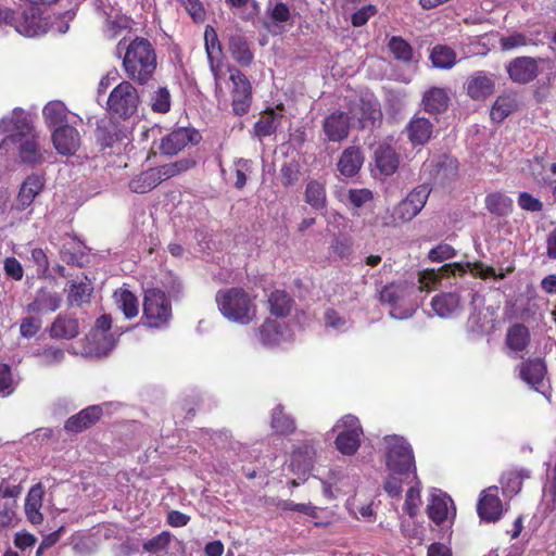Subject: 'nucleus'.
<instances>
[{
  "label": "nucleus",
  "instance_id": "f257e3e1",
  "mask_svg": "<svg viewBox=\"0 0 556 556\" xmlns=\"http://www.w3.org/2000/svg\"><path fill=\"white\" fill-rule=\"evenodd\" d=\"M378 453L386 467L384 491L391 497H399L404 482L416 479L415 456L410 444L397 434L383 437Z\"/></svg>",
  "mask_w": 556,
  "mask_h": 556
},
{
  "label": "nucleus",
  "instance_id": "f03ea898",
  "mask_svg": "<svg viewBox=\"0 0 556 556\" xmlns=\"http://www.w3.org/2000/svg\"><path fill=\"white\" fill-rule=\"evenodd\" d=\"M0 134L8 136L0 142V159L17 154L21 162L36 164L42 160L37 136L28 114L14 109L0 119Z\"/></svg>",
  "mask_w": 556,
  "mask_h": 556
},
{
  "label": "nucleus",
  "instance_id": "7ed1b4c3",
  "mask_svg": "<svg viewBox=\"0 0 556 556\" xmlns=\"http://www.w3.org/2000/svg\"><path fill=\"white\" fill-rule=\"evenodd\" d=\"M123 67L130 79L146 84L156 68V55L152 45L143 38L134 39L126 48Z\"/></svg>",
  "mask_w": 556,
  "mask_h": 556
},
{
  "label": "nucleus",
  "instance_id": "20e7f679",
  "mask_svg": "<svg viewBox=\"0 0 556 556\" xmlns=\"http://www.w3.org/2000/svg\"><path fill=\"white\" fill-rule=\"evenodd\" d=\"M216 302L222 315L232 323L248 325L256 317L253 298L241 288L218 291Z\"/></svg>",
  "mask_w": 556,
  "mask_h": 556
},
{
  "label": "nucleus",
  "instance_id": "39448f33",
  "mask_svg": "<svg viewBox=\"0 0 556 556\" xmlns=\"http://www.w3.org/2000/svg\"><path fill=\"white\" fill-rule=\"evenodd\" d=\"M469 270L476 277H480L482 279L494 277L498 279H503L505 275L503 273L496 274L495 269L490 266H485L484 264L478 263H466L463 264H445L438 271L434 269H427L419 274L418 278V290L419 292H430L434 288H437L441 281V278L444 275H457L463 274Z\"/></svg>",
  "mask_w": 556,
  "mask_h": 556
},
{
  "label": "nucleus",
  "instance_id": "423d86ee",
  "mask_svg": "<svg viewBox=\"0 0 556 556\" xmlns=\"http://www.w3.org/2000/svg\"><path fill=\"white\" fill-rule=\"evenodd\" d=\"M431 189L428 185L422 184L413 189L405 199L395 205L388 217L384 218L383 225L397 227L410 222L425 207Z\"/></svg>",
  "mask_w": 556,
  "mask_h": 556
},
{
  "label": "nucleus",
  "instance_id": "0eeeda50",
  "mask_svg": "<svg viewBox=\"0 0 556 556\" xmlns=\"http://www.w3.org/2000/svg\"><path fill=\"white\" fill-rule=\"evenodd\" d=\"M414 288L406 283H391L380 292L382 303L390 306V316L394 319H407L413 316L417 302L413 299Z\"/></svg>",
  "mask_w": 556,
  "mask_h": 556
},
{
  "label": "nucleus",
  "instance_id": "6e6552de",
  "mask_svg": "<svg viewBox=\"0 0 556 556\" xmlns=\"http://www.w3.org/2000/svg\"><path fill=\"white\" fill-rule=\"evenodd\" d=\"M172 303L165 292L160 289H149L144 293L143 319L149 328L167 327L172 318Z\"/></svg>",
  "mask_w": 556,
  "mask_h": 556
},
{
  "label": "nucleus",
  "instance_id": "1a4fd4ad",
  "mask_svg": "<svg viewBox=\"0 0 556 556\" xmlns=\"http://www.w3.org/2000/svg\"><path fill=\"white\" fill-rule=\"evenodd\" d=\"M332 431L337 432L334 444L341 454L352 456L358 451L363 428L356 416L351 414L343 416L336 422Z\"/></svg>",
  "mask_w": 556,
  "mask_h": 556
},
{
  "label": "nucleus",
  "instance_id": "9d476101",
  "mask_svg": "<svg viewBox=\"0 0 556 556\" xmlns=\"http://www.w3.org/2000/svg\"><path fill=\"white\" fill-rule=\"evenodd\" d=\"M193 164L190 160H181L160 168L147 170L132 179L129 188L132 192L146 193L155 188L162 180L189 169Z\"/></svg>",
  "mask_w": 556,
  "mask_h": 556
},
{
  "label": "nucleus",
  "instance_id": "9b49d317",
  "mask_svg": "<svg viewBox=\"0 0 556 556\" xmlns=\"http://www.w3.org/2000/svg\"><path fill=\"white\" fill-rule=\"evenodd\" d=\"M139 102L137 89L129 81L124 80L110 92L106 104L111 114L126 119L137 112Z\"/></svg>",
  "mask_w": 556,
  "mask_h": 556
},
{
  "label": "nucleus",
  "instance_id": "f8f14e48",
  "mask_svg": "<svg viewBox=\"0 0 556 556\" xmlns=\"http://www.w3.org/2000/svg\"><path fill=\"white\" fill-rule=\"evenodd\" d=\"M112 325L110 315L100 316L97 321L94 329L87 338V346L85 354L89 356H102L106 355L115 346L116 339L113 334L108 333Z\"/></svg>",
  "mask_w": 556,
  "mask_h": 556
},
{
  "label": "nucleus",
  "instance_id": "ddd939ff",
  "mask_svg": "<svg viewBox=\"0 0 556 556\" xmlns=\"http://www.w3.org/2000/svg\"><path fill=\"white\" fill-rule=\"evenodd\" d=\"M256 337L262 345L275 348L291 342L294 333L286 323L267 319L257 329Z\"/></svg>",
  "mask_w": 556,
  "mask_h": 556
},
{
  "label": "nucleus",
  "instance_id": "4468645a",
  "mask_svg": "<svg viewBox=\"0 0 556 556\" xmlns=\"http://www.w3.org/2000/svg\"><path fill=\"white\" fill-rule=\"evenodd\" d=\"M232 89V109L237 115L245 114L252 102V87L244 74L239 70L230 68Z\"/></svg>",
  "mask_w": 556,
  "mask_h": 556
},
{
  "label": "nucleus",
  "instance_id": "2eb2a0df",
  "mask_svg": "<svg viewBox=\"0 0 556 556\" xmlns=\"http://www.w3.org/2000/svg\"><path fill=\"white\" fill-rule=\"evenodd\" d=\"M42 117L47 127L52 131L58 127L75 125L80 119L78 115L71 112L65 103L60 100L49 101L42 109Z\"/></svg>",
  "mask_w": 556,
  "mask_h": 556
},
{
  "label": "nucleus",
  "instance_id": "dca6fc26",
  "mask_svg": "<svg viewBox=\"0 0 556 556\" xmlns=\"http://www.w3.org/2000/svg\"><path fill=\"white\" fill-rule=\"evenodd\" d=\"M546 374V364L540 357L528 358L518 366L519 378L535 391L544 386Z\"/></svg>",
  "mask_w": 556,
  "mask_h": 556
},
{
  "label": "nucleus",
  "instance_id": "f3484780",
  "mask_svg": "<svg viewBox=\"0 0 556 556\" xmlns=\"http://www.w3.org/2000/svg\"><path fill=\"white\" fill-rule=\"evenodd\" d=\"M51 140L56 152L65 156L74 155L80 147V135L74 125L58 127Z\"/></svg>",
  "mask_w": 556,
  "mask_h": 556
},
{
  "label": "nucleus",
  "instance_id": "a211bd4d",
  "mask_svg": "<svg viewBox=\"0 0 556 556\" xmlns=\"http://www.w3.org/2000/svg\"><path fill=\"white\" fill-rule=\"evenodd\" d=\"M540 61L531 56L515 58L506 66L509 78L519 84L533 80L538 76Z\"/></svg>",
  "mask_w": 556,
  "mask_h": 556
},
{
  "label": "nucleus",
  "instance_id": "6ab92c4d",
  "mask_svg": "<svg viewBox=\"0 0 556 556\" xmlns=\"http://www.w3.org/2000/svg\"><path fill=\"white\" fill-rule=\"evenodd\" d=\"M200 135L194 129L178 128L164 137L160 144V150L165 155H175L185 149L189 143H195Z\"/></svg>",
  "mask_w": 556,
  "mask_h": 556
},
{
  "label": "nucleus",
  "instance_id": "aec40b11",
  "mask_svg": "<svg viewBox=\"0 0 556 556\" xmlns=\"http://www.w3.org/2000/svg\"><path fill=\"white\" fill-rule=\"evenodd\" d=\"M351 122V116L341 111L328 115L323 123L326 140L331 142L343 141L349 135Z\"/></svg>",
  "mask_w": 556,
  "mask_h": 556
},
{
  "label": "nucleus",
  "instance_id": "412c9836",
  "mask_svg": "<svg viewBox=\"0 0 556 556\" xmlns=\"http://www.w3.org/2000/svg\"><path fill=\"white\" fill-rule=\"evenodd\" d=\"M427 513L429 518L438 526L448 520L450 517L453 518L455 516L451 497L440 490H433L431 492L427 505Z\"/></svg>",
  "mask_w": 556,
  "mask_h": 556
},
{
  "label": "nucleus",
  "instance_id": "4be33fe9",
  "mask_svg": "<svg viewBox=\"0 0 556 556\" xmlns=\"http://www.w3.org/2000/svg\"><path fill=\"white\" fill-rule=\"evenodd\" d=\"M479 517L484 521H497L503 514V505L496 486H490L481 493L477 506Z\"/></svg>",
  "mask_w": 556,
  "mask_h": 556
},
{
  "label": "nucleus",
  "instance_id": "5701e85b",
  "mask_svg": "<svg viewBox=\"0 0 556 556\" xmlns=\"http://www.w3.org/2000/svg\"><path fill=\"white\" fill-rule=\"evenodd\" d=\"M324 496L328 500L336 498L339 494H348L353 491L355 479L341 470H331L326 480H321Z\"/></svg>",
  "mask_w": 556,
  "mask_h": 556
},
{
  "label": "nucleus",
  "instance_id": "b1692460",
  "mask_svg": "<svg viewBox=\"0 0 556 556\" xmlns=\"http://www.w3.org/2000/svg\"><path fill=\"white\" fill-rule=\"evenodd\" d=\"M495 88L494 75L479 71L467 81V93L473 100H484L493 94Z\"/></svg>",
  "mask_w": 556,
  "mask_h": 556
},
{
  "label": "nucleus",
  "instance_id": "393cba45",
  "mask_svg": "<svg viewBox=\"0 0 556 556\" xmlns=\"http://www.w3.org/2000/svg\"><path fill=\"white\" fill-rule=\"evenodd\" d=\"M62 303V296L53 290L41 288L36 292L34 301L26 307L27 312L47 314L55 312Z\"/></svg>",
  "mask_w": 556,
  "mask_h": 556
},
{
  "label": "nucleus",
  "instance_id": "a878e982",
  "mask_svg": "<svg viewBox=\"0 0 556 556\" xmlns=\"http://www.w3.org/2000/svg\"><path fill=\"white\" fill-rule=\"evenodd\" d=\"M45 186L43 177L37 174L29 175L22 182L17 198L16 207L18 210H25L28 207L36 197L42 191Z\"/></svg>",
  "mask_w": 556,
  "mask_h": 556
},
{
  "label": "nucleus",
  "instance_id": "bb28decb",
  "mask_svg": "<svg viewBox=\"0 0 556 556\" xmlns=\"http://www.w3.org/2000/svg\"><path fill=\"white\" fill-rule=\"evenodd\" d=\"M102 412L103 409L100 405L89 406L72 416L65 422V428L72 432H79L96 422L102 415Z\"/></svg>",
  "mask_w": 556,
  "mask_h": 556
},
{
  "label": "nucleus",
  "instance_id": "cd10ccee",
  "mask_svg": "<svg viewBox=\"0 0 556 556\" xmlns=\"http://www.w3.org/2000/svg\"><path fill=\"white\" fill-rule=\"evenodd\" d=\"M450 102L448 91L445 88L431 87L422 96V105L426 112L435 114L444 112Z\"/></svg>",
  "mask_w": 556,
  "mask_h": 556
},
{
  "label": "nucleus",
  "instance_id": "c85d7f7f",
  "mask_svg": "<svg viewBox=\"0 0 556 556\" xmlns=\"http://www.w3.org/2000/svg\"><path fill=\"white\" fill-rule=\"evenodd\" d=\"M43 489L41 484H36L30 488L25 500V514L27 519L33 525H39L43 520L40 511L42 506Z\"/></svg>",
  "mask_w": 556,
  "mask_h": 556
},
{
  "label": "nucleus",
  "instance_id": "c756f323",
  "mask_svg": "<svg viewBox=\"0 0 556 556\" xmlns=\"http://www.w3.org/2000/svg\"><path fill=\"white\" fill-rule=\"evenodd\" d=\"M406 130L413 144H425L431 138L433 125L426 117L414 116Z\"/></svg>",
  "mask_w": 556,
  "mask_h": 556
},
{
  "label": "nucleus",
  "instance_id": "7c9ffc66",
  "mask_svg": "<svg viewBox=\"0 0 556 556\" xmlns=\"http://www.w3.org/2000/svg\"><path fill=\"white\" fill-rule=\"evenodd\" d=\"M363 162L364 157L361 151L357 148L349 147L338 162V169L343 176L353 177L361 169Z\"/></svg>",
  "mask_w": 556,
  "mask_h": 556
},
{
  "label": "nucleus",
  "instance_id": "2f4dec72",
  "mask_svg": "<svg viewBox=\"0 0 556 556\" xmlns=\"http://www.w3.org/2000/svg\"><path fill=\"white\" fill-rule=\"evenodd\" d=\"M375 164L383 175H392L399 167V157L388 144H380L375 150Z\"/></svg>",
  "mask_w": 556,
  "mask_h": 556
},
{
  "label": "nucleus",
  "instance_id": "473e14b6",
  "mask_svg": "<svg viewBox=\"0 0 556 556\" xmlns=\"http://www.w3.org/2000/svg\"><path fill=\"white\" fill-rule=\"evenodd\" d=\"M485 208L493 215L507 216L513 212L514 201L504 192L489 193L484 200Z\"/></svg>",
  "mask_w": 556,
  "mask_h": 556
},
{
  "label": "nucleus",
  "instance_id": "72a5a7b5",
  "mask_svg": "<svg viewBox=\"0 0 556 556\" xmlns=\"http://www.w3.org/2000/svg\"><path fill=\"white\" fill-rule=\"evenodd\" d=\"M114 302L125 318L131 319L139 313V303L136 295L125 288L117 289L113 294Z\"/></svg>",
  "mask_w": 556,
  "mask_h": 556
},
{
  "label": "nucleus",
  "instance_id": "f704fd0d",
  "mask_svg": "<svg viewBox=\"0 0 556 556\" xmlns=\"http://www.w3.org/2000/svg\"><path fill=\"white\" fill-rule=\"evenodd\" d=\"M78 332L77 320L62 315L55 318L50 328V336L53 339L70 340L75 338Z\"/></svg>",
  "mask_w": 556,
  "mask_h": 556
},
{
  "label": "nucleus",
  "instance_id": "c9c22d12",
  "mask_svg": "<svg viewBox=\"0 0 556 556\" xmlns=\"http://www.w3.org/2000/svg\"><path fill=\"white\" fill-rule=\"evenodd\" d=\"M431 307L439 317H452L459 308V298L455 293L437 295L431 301Z\"/></svg>",
  "mask_w": 556,
  "mask_h": 556
},
{
  "label": "nucleus",
  "instance_id": "e433bc0d",
  "mask_svg": "<svg viewBox=\"0 0 556 556\" xmlns=\"http://www.w3.org/2000/svg\"><path fill=\"white\" fill-rule=\"evenodd\" d=\"M315 455V448L313 444L305 443L302 446L294 448L291 455L290 468L295 472H306L313 462Z\"/></svg>",
  "mask_w": 556,
  "mask_h": 556
},
{
  "label": "nucleus",
  "instance_id": "4c0bfd02",
  "mask_svg": "<svg viewBox=\"0 0 556 556\" xmlns=\"http://www.w3.org/2000/svg\"><path fill=\"white\" fill-rule=\"evenodd\" d=\"M530 342L529 329L522 324H514L507 329L506 344L514 352H522Z\"/></svg>",
  "mask_w": 556,
  "mask_h": 556
},
{
  "label": "nucleus",
  "instance_id": "58836bf2",
  "mask_svg": "<svg viewBox=\"0 0 556 556\" xmlns=\"http://www.w3.org/2000/svg\"><path fill=\"white\" fill-rule=\"evenodd\" d=\"M350 113L352 121H357L359 126L364 128L374 124L379 111L377 109V102L362 101L361 104L355 105Z\"/></svg>",
  "mask_w": 556,
  "mask_h": 556
},
{
  "label": "nucleus",
  "instance_id": "ea45409f",
  "mask_svg": "<svg viewBox=\"0 0 556 556\" xmlns=\"http://www.w3.org/2000/svg\"><path fill=\"white\" fill-rule=\"evenodd\" d=\"M517 108L515 94L505 93L500 96L493 104L490 116L492 121L501 123Z\"/></svg>",
  "mask_w": 556,
  "mask_h": 556
},
{
  "label": "nucleus",
  "instance_id": "a19ab883",
  "mask_svg": "<svg viewBox=\"0 0 556 556\" xmlns=\"http://www.w3.org/2000/svg\"><path fill=\"white\" fill-rule=\"evenodd\" d=\"M430 60L434 67L441 70H450L456 64L457 56L454 50L450 47L438 45L433 47L430 54Z\"/></svg>",
  "mask_w": 556,
  "mask_h": 556
},
{
  "label": "nucleus",
  "instance_id": "79ce46f5",
  "mask_svg": "<svg viewBox=\"0 0 556 556\" xmlns=\"http://www.w3.org/2000/svg\"><path fill=\"white\" fill-rule=\"evenodd\" d=\"M205 49H206L207 59L210 62V68H211V72H212V74L214 76V80H215L216 94H219L223 91L222 86H220V79H222L223 73H222L220 64L217 60L222 52L218 40L205 42Z\"/></svg>",
  "mask_w": 556,
  "mask_h": 556
},
{
  "label": "nucleus",
  "instance_id": "37998d69",
  "mask_svg": "<svg viewBox=\"0 0 556 556\" xmlns=\"http://www.w3.org/2000/svg\"><path fill=\"white\" fill-rule=\"evenodd\" d=\"M271 428L280 434H290L295 430L294 419L285 413L281 405H277L271 413Z\"/></svg>",
  "mask_w": 556,
  "mask_h": 556
},
{
  "label": "nucleus",
  "instance_id": "c03bdc74",
  "mask_svg": "<svg viewBox=\"0 0 556 556\" xmlns=\"http://www.w3.org/2000/svg\"><path fill=\"white\" fill-rule=\"evenodd\" d=\"M305 201L314 210L324 208L327 202L325 185L317 180L309 181L305 188Z\"/></svg>",
  "mask_w": 556,
  "mask_h": 556
},
{
  "label": "nucleus",
  "instance_id": "a18cd8bd",
  "mask_svg": "<svg viewBox=\"0 0 556 556\" xmlns=\"http://www.w3.org/2000/svg\"><path fill=\"white\" fill-rule=\"evenodd\" d=\"M281 122V115L270 110L265 112L255 123L254 130L257 137H267L273 135Z\"/></svg>",
  "mask_w": 556,
  "mask_h": 556
},
{
  "label": "nucleus",
  "instance_id": "49530a36",
  "mask_svg": "<svg viewBox=\"0 0 556 556\" xmlns=\"http://www.w3.org/2000/svg\"><path fill=\"white\" fill-rule=\"evenodd\" d=\"M91 292L92 287L87 279L80 281L75 280L71 282L67 300L71 305L80 306L89 301Z\"/></svg>",
  "mask_w": 556,
  "mask_h": 556
},
{
  "label": "nucleus",
  "instance_id": "de8ad7c7",
  "mask_svg": "<svg viewBox=\"0 0 556 556\" xmlns=\"http://www.w3.org/2000/svg\"><path fill=\"white\" fill-rule=\"evenodd\" d=\"M405 483L410 484L406 492L405 503H404V510L410 516H416L420 505H421V497H420V482L418 479H412L409 478L408 481Z\"/></svg>",
  "mask_w": 556,
  "mask_h": 556
},
{
  "label": "nucleus",
  "instance_id": "09e8293b",
  "mask_svg": "<svg viewBox=\"0 0 556 556\" xmlns=\"http://www.w3.org/2000/svg\"><path fill=\"white\" fill-rule=\"evenodd\" d=\"M270 313L276 316H285L291 307V299L281 290L273 291L268 298Z\"/></svg>",
  "mask_w": 556,
  "mask_h": 556
},
{
  "label": "nucleus",
  "instance_id": "8fccbe9b",
  "mask_svg": "<svg viewBox=\"0 0 556 556\" xmlns=\"http://www.w3.org/2000/svg\"><path fill=\"white\" fill-rule=\"evenodd\" d=\"M229 50L232 58L242 65H248L252 61V53L247 42L240 37H231Z\"/></svg>",
  "mask_w": 556,
  "mask_h": 556
},
{
  "label": "nucleus",
  "instance_id": "3c124183",
  "mask_svg": "<svg viewBox=\"0 0 556 556\" xmlns=\"http://www.w3.org/2000/svg\"><path fill=\"white\" fill-rule=\"evenodd\" d=\"M150 106L154 113L165 114L170 110V93L167 88L160 87L150 99Z\"/></svg>",
  "mask_w": 556,
  "mask_h": 556
},
{
  "label": "nucleus",
  "instance_id": "603ef678",
  "mask_svg": "<svg viewBox=\"0 0 556 556\" xmlns=\"http://www.w3.org/2000/svg\"><path fill=\"white\" fill-rule=\"evenodd\" d=\"M457 161L450 156H443L437 163V170L434 178L439 181H444L456 176Z\"/></svg>",
  "mask_w": 556,
  "mask_h": 556
},
{
  "label": "nucleus",
  "instance_id": "864d4df0",
  "mask_svg": "<svg viewBox=\"0 0 556 556\" xmlns=\"http://www.w3.org/2000/svg\"><path fill=\"white\" fill-rule=\"evenodd\" d=\"M389 48L397 60L403 62H410L413 60L410 46L401 37H392L389 41Z\"/></svg>",
  "mask_w": 556,
  "mask_h": 556
},
{
  "label": "nucleus",
  "instance_id": "5fc2aeb1",
  "mask_svg": "<svg viewBox=\"0 0 556 556\" xmlns=\"http://www.w3.org/2000/svg\"><path fill=\"white\" fill-rule=\"evenodd\" d=\"M172 540L173 535L167 531H163L162 533L146 541L142 548L144 552L155 554L165 551L169 546Z\"/></svg>",
  "mask_w": 556,
  "mask_h": 556
},
{
  "label": "nucleus",
  "instance_id": "6e6d98bb",
  "mask_svg": "<svg viewBox=\"0 0 556 556\" xmlns=\"http://www.w3.org/2000/svg\"><path fill=\"white\" fill-rule=\"evenodd\" d=\"M325 325L338 332H344L350 328V321L334 309H327L325 313Z\"/></svg>",
  "mask_w": 556,
  "mask_h": 556
},
{
  "label": "nucleus",
  "instance_id": "4d7b16f0",
  "mask_svg": "<svg viewBox=\"0 0 556 556\" xmlns=\"http://www.w3.org/2000/svg\"><path fill=\"white\" fill-rule=\"evenodd\" d=\"M502 489L505 495H516L522 486V478L517 472H509L502 478Z\"/></svg>",
  "mask_w": 556,
  "mask_h": 556
},
{
  "label": "nucleus",
  "instance_id": "13d9d810",
  "mask_svg": "<svg viewBox=\"0 0 556 556\" xmlns=\"http://www.w3.org/2000/svg\"><path fill=\"white\" fill-rule=\"evenodd\" d=\"M39 364L43 366H52L61 363L64 358V352L58 348H46L37 354Z\"/></svg>",
  "mask_w": 556,
  "mask_h": 556
},
{
  "label": "nucleus",
  "instance_id": "bf43d9fd",
  "mask_svg": "<svg viewBox=\"0 0 556 556\" xmlns=\"http://www.w3.org/2000/svg\"><path fill=\"white\" fill-rule=\"evenodd\" d=\"M253 163L250 160L240 159L235 162L236 182L238 189H242L248 179V175L252 172Z\"/></svg>",
  "mask_w": 556,
  "mask_h": 556
},
{
  "label": "nucleus",
  "instance_id": "052dcab7",
  "mask_svg": "<svg viewBox=\"0 0 556 556\" xmlns=\"http://www.w3.org/2000/svg\"><path fill=\"white\" fill-rule=\"evenodd\" d=\"M268 11L270 18L276 23H287L291 17L290 9L283 2L269 1Z\"/></svg>",
  "mask_w": 556,
  "mask_h": 556
},
{
  "label": "nucleus",
  "instance_id": "680f3d73",
  "mask_svg": "<svg viewBox=\"0 0 556 556\" xmlns=\"http://www.w3.org/2000/svg\"><path fill=\"white\" fill-rule=\"evenodd\" d=\"M531 42V39H528L525 35L519 33H514L511 35L502 37L500 39V46L502 50L508 51L516 48L525 47Z\"/></svg>",
  "mask_w": 556,
  "mask_h": 556
},
{
  "label": "nucleus",
  "instance_id": "e2e57ef3",
  "mask_svg": "<svg viewBox=\"0 0 556 556\" xmlns=\"http://www.w3.org/2000/svg\"><path fill=\"white\" fill-rule=\"evenodd\" d=\"M348 199L356 208L364 206L367 202L371 201L372 192L369 189H350L348 192Z\"/></svg>",
  "mask_w": 556,
  "mask_h": 556
},
{
  "label": "nucleus",
  "instance_id": "0e129e2a",
  "mask_svg": "<svg viewBox=\"0 0 556 556\" xmlns=\"http://www.w3.org/2000/svg\"><path fill=\"white\" fill-rule=\"evenodd\" d=\"M41 327V321L33 316L25 317L20 324V333L25 339H30L36 336Z\"/></svg>",
  "mask_w": 556,
  "mask_h": 556
},
{
  "label": "nucleus",
  "instance_id": "69168bd1",
  "mask_svg": "<svg viewBox=\"0 0 556 556\" xmlns=\"http://www.w3.org/2000/svg\"><path fill=\"white\" fill-rule=\"evenodd\" d=\"M518 205L528 212H541L543 203L540 199L533 197L529 192H520L518 195Z\"/></svg>",
  "mask_w": 556,
  "mask_h": 556
},
{
  "label": "nucleus",
  "instance_id": "338daca9",
  "mask_svg": "<svg viewBox=\"0 0 556 556\" xmlns=\"http://www.w3.org/2000/svg\"><path fill=\"white\" fill-rule=\"evenodd\" d=\"M15 389V382L12 378L11 369L5 364H0V393L11 394Z\"/></svg>",
  "mask_w": 556,
  "mask_h": 556
},
{
  "label": "nucleus",
  "instance_id": "774afa93",
  "mask_svg": "<svg viewBox=\"0 0 556 556\" xmlns=\"http://www.w3.org/2000/svg\"><path fill=\"white\" fill-rule=\"evenodd\" d=\"M455 255V250L447 243H441L429 252V258L433 262H443L452 258Z\"/></svg>",
  "mask_w": 556,
  "mask_h": 556
}]
</instances>
